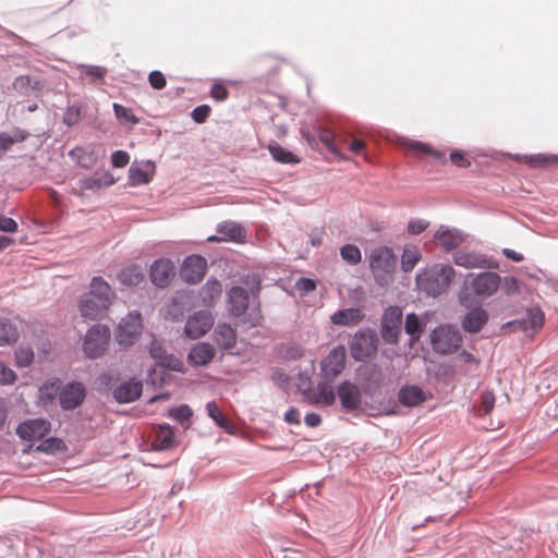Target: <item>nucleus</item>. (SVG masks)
Wrapping results in <instances>:
<instances>
[{"label":"nucleus","mask_w":558,"mask_h":558,"mask_svg":"<svg viewBox=\"0 0 558 558\" xmlns=\"http://www.w3.org/2000/svg\"><path fill=\"white\" fill-rule=\"evenodd\" d=\"M461 306L469 308L461 319V326L465 332L477 333L488 322V312L481 305H475V299L468 287L462 288L458 293Z\"/></svg>","instance_id":"20e7f679"},{"label":"nucleus","mask_w":558,"mask_h":558,"mask_svg":"<svg viewBox=\"0 0 558 558\" xmlns=\"http://www.w3.org/2000/svg\"><path fill=\"white\" fill-rule=\"evenodd\" d=\"M545 315L544 312L538 307L534 306L526 312V323L532 329H538L544 325ZM525 324V320H523Z\"/></svg>","instance_id":"8fccbe9b"},{"label":"nucleus","mask_w":558,"mask_h":558,"mask_svg":"<svg viewBox=\"0 0 558 558\" xmlns=\"http://www.w3.org/2000/svg\"><path fill=\"white\" fill-rule=\"evenodd\" d=\"M425 324L421 317L414 312L408 313L404 322V331L409 336H417L423 333Z\"/></svg>","instance_id":"a18cd8bd"},{"label":"nucleus","mask_w":558,"mask_h":558,"mask_svg":"<svg viewBox=\"0 0 558 558\" xmlns=\"http://www.w3.org/2000/svg\"><path fill=\"white\" fill-rule=\"evenodd\" d=\"M295 287L298 290L308 293L316 289V281L311 278L302 277L296 281Z\"/></svg>","instance_id":"774afa93"},{"label":"nucleus","mask_w":558,"mask_h":558,"mask_svg":"<svg viewBox=\"0 0 558 558\" xmlns=\"http://www.w3.org/2000/svg\"><path fill=\"white\" fill-rule=\"evenodd\" d=\"M16 374L13 369L4 364H0V384L11 385L15 381Z\"/></svg>","instance_id":"e2e57ef3"},{"label":"nucleus","mask_w":558,"mask_h":558,"mask_svg":"<svg viewBox=\"0 0 558 558\" xmlns=\"http://www.w3.org/2000/svg\"><path fill=\"white\" fill-rule=\"evenodd\" d=\"M65 449V444L61 438L58 437H47L45 438L37 447V452H43L47 454H54L59 451Z\"/></svg>","instance_id":"c03bdc74"},{"label":"nucleus","mask_w":558,"mask_h":558,"mask_svg":"<svg viewBox=\"0 0 558 558\" xmlns=\"http://www.w3.org/2000/svg\"><path fill=\"white\" fill-rule=\"evenodd\" d=\"M453 263L457 266L465 269L481 268V269H495L498 268V263L493 258L476 252L457 251L453 254Z\"/></svg>","instance_id":"dca6fc26"},{"label":"nucleus","mask_w":558,"mask_h":558,"mask_svg":"<svg viewBox=\"0 0 558 558\" xmlns=\"http://www.w3.org/2000/svg\"><path fill=\"white\" fill-rule=\"evenodd\" d=\"M29 135V132L20 128H13L10 132L0 131V159L14 144L23 143Z\"/></svg>","instance_id":"7c9ffc66"},{"label":"nucleus","mask_w":558,"mask_h":558,"mask_svg":"<svg viewBox=\"0 0 558 558\" xmlns=\"http://www.w3.org/2000/svg\"><path fill=\"white\" fill-rule=\"evenodd\" d=\"M213 315L208 311H198L190 316L184 325V332L190 339L203 337L213 327Z\"/></svg>","instance_id":"6ab92c4d"},{"label":"nucleus","mask_w":558,"mask_h":558,"mask_svg":"<svg viewBox=\"0 0 558 558\" xmlns=\"http://www.w3.org/2000/svg\"><path fill=\"white\" fill-rule=\"evenodd\" d=\"M69 155L80 167L84 169L93 168L98 160V156L94 149L80 146L71 149Z\"/></svg>","instance_id":"c9c22d12"},{"label":"nucleus","mask_w":558,"mask_h":558,"mask_svg":"<svg viewBox=\"0 0 558 558\" xmlns=\"http://www.w3.org/2000/svg\"><path fill=\"white\" fill-rule=\"evenodd\" d=\"M337 396L340 399L342 409L348 413L357 410L361 405V390L349 380H343L338 385Z\"/></svg>","instance_id":"412c9836"},{"label":"nucleus","mask_w":558,"mask_h":558,"mask_svg":"<svg viewBox=\"0 0 558 558\" xmlns=\"http://www.w3.org/2000/svg\"><path fill=\"white\" fill-rule=\"evenodd\" d=\"M429 226V221L425 219H410L407 226V231L411 235H418L424 232Z\"/></svg>","instance_id":"4d7b16f0"},{"label":"nucleus","mask_w":558,"mask_h":558,"mask_svg":"<svg viewBox=\"0 0 558 558\" xmlns=\"http://www.w3.org/2000/svg\"><path fill=\"white\" fill-rule=\"evenodd\" d=\"M422 256L415 246L405 247L401 255V269L404 272H410L414 269L416 264L421 260Z\"/></svg>","instance_id":"37998d69"},{"label":"nucleus","mask_w":558,"mask_h":558,"mask_svg":"<svg viewBox=\"0 0 558 558\" xmlns=\"http://www.w3.org/2000/svg\"><path fill=\"white\" fill-rule=\"evenodd\" d=\"M318 138L332 155H340V150L338 146L335 144L336 135L331 130L326 128H319Z\"/></svg>","instance_id":"de8ad7c7"},{"label":"nucleus","mask_w":558,"mask_h":558,"mask_svg":"<svg viewBox=\"0 0 558 558\" xmlns=\"http://www.w3.org/2000/svg\"><path fill=\"white\" fill-rule=\"evenodd\" d=\"M378 335L372 328L357 330L349 341L351 357L356 362H365L374 357L378 351Z\"/></svg>","instance_id":"423d86ee"},{"label":"nucleus","mask_w":558,"mask_h":558,"mask_svg":"<svg viewBox=\"0 0 558 558\" xmlns=\"http://www.w3.org/2000/svg\"><path fill=\"white\" fill-rule=\"evenodd\" d=\"M15 432L22 440H39L51 432V423L41 417L31 418L20 423Z\"/></svg>","instance_id":"2eb2a0df"},{"label":"nucleus","mask_w":558,"mask_h":558,"mask_svg":"<svg viewBox=\"0 0 558 558\" xmlns=\"http://www.w3.org/2000/svg\"><path fill=\"white\" fill-rule=\"evenodd\" d=\"M85 74L96 81H102L107 72L106 68L98 65H85Z\"/></svg>","instance_id":"69168bd1"},{"label":"nucleus","mask_w":558,"mask_h":558,"mask_svg":"<svg viewBox=\"0 0 558 558\" xmlns=\"http://www.w3.org/2000/svg\"><path fill=\"white\" fill-rule=\"evenodd\" d=\"M62 385L59 379H48L39 387V398L44 403H52L54 399L60 398Z\"/></svg>","instance_id":"e433bc0d"},{"label":"nucleus","mask_w":558,"mask_h":558,"mask_svg":"<svg viewBox=\"0 0 558 558\" xmlns=\"http://www.w3.org/2000/svg\"><path fill=\"white\" fill-rule=\"evenodd\" d=\"M450 161L459 168L466 169L471 167V160L466 158L465 154L460 149H454L450 153Z\"/></svg>","instance_id":"bf43d9fd"},{"label":"nucleus","mask_w":558,"mask_h":558,"mask_svg":"<svg viewBox=\"0 0 558 558\" xmlns=\"http://www.w3.org/2000/svg\"><path fill=\"white\" fill-rule=\"evenodd\" d=\"M222 292V287L216 278H209L199 290V296L206 306H213L216 300L219 299Z\"/></svg>","instance_id":"f704fd0d"},{"label":"nucleus","mask_w":558,"mask_h":558,"mask_svg":"<svg viewBox=\"0 0 558 558\" xmlns=\"http://www.w3.org/2000/svg\"><path fill=\"white\" fill-rule=\"evenodd\" d=\"M81 187L87 191H99L116 183L114 177L109 171L94 172L90 177L80 181Z\"/></svg>","instance_id":"c756f323"},{"label":"nucleus","mask_w":558,"mask_h":558,"mask_svg":"<svg viewBox=\"0 0 558 558\" xmlns=\"http://www.w3.org/2000/svg\"><path fill=\"white\" fill-rule=\"evenodd\" d=\"M345 366V349L343 345H337L322 361L320 367L326 380H333L339 376Z\"/></svg>","instance_id":"a211bd4d"},{"label":"nucleus","mask_w":558,"mask_h":558,"mask_svg":"<svg viewBox=\"0 0 558 558\" xmlns=\"http://www.w3.org/2000/svg\"><path fill=\"white\" fill-rule=\"evenodd\" d=\"M113 112L116 118L122 123L135 125L138 123V118L133 113L132 109L124 107L120 104H113Z\"/></svg>","instance_id":"09e8293b"},{"label":"nucleus","mask_w":558,"mask_h":558,"mask_svg":"<svg viewBox=\"0 0 558 558\" xmlns=\"http://www.w3.org/2000/svg\"><path fill=\"white\" fill-rule=\"evenodd\" d=\"M206 412L207 415L216 423L217 426L225 429L226 432L231 433L232 424L222 414L221 410L219 409L215 401H209L206 403Z\"/></svg>","instance_id":"ea45409f"},{"label":"nucleus","mask_w":558,"mask_h":558,"mask_svg":"<svg viewBox=\"0 0 558 558\" xmlns=\"http://www.w3.org/2000/svg\"><path fill=\"white\" fill-rule=\"evenodd\" d=\"M429 338L434 352L441 355L456 352L462 344L461 333L449 325L437 326L430 331Z\"/></svg>","instance_id":"0eeeda50"},{"label":"nucleus","mask_w":558,"mask_h":558,"mask_svg":"<svg viewBox=\"0 0 558 558\" xmlns=\"http://www.w3.org/2000/svg\"><path fill=\"white\" fill-rule=\"evenodd\" d=\"M86 399V387L83 383L71 380L62 385L59 405L63 411H73L81 407Z\"/></svg>","instance_id":"ddd939ff"},{"label":"nucleus","mask_w":558,"mask_h":558,"mask_svg":"<svg viewBox=\"0 0 558 558\" xmlns=\"http://www.w3.org/2000/svg\"><path fill=\"white\" fill-rule=\"evenodd\" d=\"M129 181L131 185L147 184L150 181L148 173L138 167H131L129 169Z\"/></svg>","instance_id":"603ef678"},{"label":"nucleus","mask_w":558,"mask_h":558,"mask_svg":"<svg viewBox=\"0 0 558 558\" xmlns=\"http://www.w3.org/2000/svg\"><path fill=\"white\" fill-rule=\"evenodd\" d=\"M17 222L10 217L0 214V231L7 233H14L17 231Z\"/></svg>","instance_id":"0e129e2a"},{"label":"nucleus","mask_w":558,"mask_h":558,"mask_svg":"<svg viewBox=\"0 0 558 558\" xmlns=\"http://www.w3.org/2000/svg\"><path fill=\"white\" fill-rule=\"evenodd\" d=\"M148 83L154 89L160 90L166 87L167 80L162 72L154 70L148 74Z\"/></svg>","instance_id":"13d9d810"},{"label":"nucleus","mask_w":558,"mask_h":558,"mask_svg":"<svg viewBox=\"0 0 558 558\" xmlns=\"http://www.w3.org/2000/svg\"><path fill=\"white\" fill-rule=\"evenodd\" d=\"M142 328L141 313L138 311L130 312L125 317L121 318L116 328V341L122 347H130L140 338Z\"/></svg>","instance_id":"9d476101"},{"label":"nucleus","mask_w":558,"mask_h":558,"mask_svg":"<svg viewBox=\"0 0 558 558\" xmlns=\"http://www.w3.org/2000/svg\"><path fill=\"white\" fill-rule=\"evenodd\" d=\"M466 278H471L470 287H466L472 295L481 299L494 295L501 284V277L495 271L485 270L477 275L469 274Z\"/></svg>","instance_id":"f8f14e48"},{"label":"nucleus","mask_w":558,"mask_h":558,"mask_svg":"<svg viewBox=\"0 0 558 558\" xmlns=\"http://www.w3.org/2000/svg\"><path fill=\"white\" fill-rule=\"evenodd\" d=\"M523 160L532 167L545 168L550 165H558V155L556 154H533L524 155Z\"/></svg>","instance_id":"a19ab883"},{"label":"nucleus","mask_w":558,"mask_h":558,"mask_svg":"<svg viewBox=\"0 0 558 558\" xmlns=\"http://www.w3.org/2000/svg\"><path fill=\"white\" fill-rule=\"evenodd\" d=\"M213 339L220 349L231 350L236 343V333L230 324L219 323L214 328Z\"/></svg>","instance_id":"bb28decb"},{"label":"nucleus","mask_w":558,"mask_h":558,"mask_svg":"<svg viewBox=\"0 0 558 558\" xmlns=\"http://www.w3.org/2000/svg\"><path fill=\"white\" fill-rule=\"evenodd\" d=\"M210 111L211 109L208 105H199L192 110L191 117L196 123H204L209 117Z\"/></svg>","instance_id":"052dcab7"},{"label":"nucleus","mask_w":558,"mask_h":558,"mask_svg":"<svg viewBox=\"0 0 558 558\" xmlns=\"http://www.w3.org/2000/svg\"><path fill=\"white\" fill-rule=\"evenodd\" d=\"M364 318V314L359 307H348L338 310L330 316L331 324L336 326H355L360 324Z\"/></svg>","instance_id":"cd10ccee"},{"label":"nucleus","mask_w":558,"mask_h":558,"mask_svg":"<svg viewBox=\"0 0 558 558\" xmlns=\"http://www.w3.org/2000/svg\"><path fill=\"white\" fill-rule=\"evenodd\" d=\"M130 161V156L124 150H116L111 154V163L114 168H123Z\"/></svg>","instance_id":"680f3d73"},{"label":"nucleus","mask_w":558,"mask_h":558,"mask_svg":"<svg viewBox=\"0 0 558 558\" xmlns=\"http://www.w3.org/2000/svg\"><path fill=\"white\" fill-rule=\"evenodd\" d=\"M400 144L416 153L418 156H433L435 159L439 160L441 163H446L447 159L445 157V153L434 149L430 145L415 141L410 138H401Z\"/></svg>","instance_id":"473e14b6"},{"label":"nucleus","mask_w":558,"mask_h":558,"mask_svg":"<svg viewBox=\"0 0 558 558\" xmlns=\"http://www.w3.org/2000/svg\"><path fill=\"white\" fill-rule=\"evenodd\" d=\"M15 364L20 368L29 366L34 361V351L32 348H20L14 353Z\"/></svg>","instance_id":"3c124183"},{"label":"nucleus","mask_w":558,"mask_h":558,"mask_svg":"<svg viewBox=\"0 0 558 558\" xmlns=\"http://www.w3.org/2000/svg\"><path fill=\"white\" fill-rule=\"evenodd\" d=\"M226 307L238 327L250 329L257 327L262 319L259 303L250 302L248 291L241 286H233L227 292Z\"/></svg>","instance_id":"f257e3e1"},{"label":"nucleus","mask_w":558,"mask_h":558,"mask_svg":"<svg viewBox=\"0 0 558 558\" xmlns=\"http://www.w3.org/2000/svg\"><path fill=\"white\" fill-rule=\"evenodd\" d=\"M82 117L83 104L81 101H74L73 104L68 105L63 113L62 122L66 126L72 128L81 121Z\"/></svg>","instance_id":"79ce46f5"},{"label":"nucleus","mask_w":558,"mask_h":558,"mask_svg":"<svg viewBox=\"0 0 558 558\" xmlns=\"http://www.w3.org/2000/svg\"><path fill=\"white\" fill-rule=\"evenodd\" d=\"M206 271V258L197 254H192L183 259L180 268V277L186 283L196 284L203 280Z\"/></svg>","instance_id":"4468645a"},{"label":"nucleus","mask_w":558,"mask_h":558,"mask_svg":"<svg viewBox=\"0 0 558 558\" xmlns=\"http://www.w3.org/2000/svg\"><path fill=\"white\" fill-rule=\"evenodd\" d=\"M396 263L397 257L388 246H379L371 252L369 267L378 286L386 287L389 283Z\"/></svg>","instance_id":"39448f33"},{"label":"nucleus","mask_w":558,"mask_h":558,"mask_svg":"<svg viewBox=\"0 0 558 558\" xmlns=\"http://www.w3.org/2000/svg\"><path fill=\"white\" fill-rule=\"evenodd\" d=\"M268 150L277 162L284 165L298 163L300 159L291 150L282 147L281 145L274 143L268 145Z\"/></svg>","instance_id":"4c0bfd02"},{"label":"nucleus","mask_w":558,"mask_h":558,"mask_svg":"<svg viewBox=\"0 0 558 558\" xmlns=\"http://www.w3.org/2000/svg\"><path fill=\"white\" fill-rule=\"evenodd\" d=\"M217 232L222 241L243 242L246 238L245 228L234 221H223L217 226Z\"/></svg>","instance_id":"2f4dec72"},{"label":"nucleus","mask_w":558,"mask_h":558,"mask_svg":"<svg viewBox=\"0 0 558 558\" xmlns=\"http://www.w3.org/2000/svg\"><path fill=\"white\" fill-rule=\"evenodd\" d=\"M434 239L445 252H452L464 241V235L456 228L441 225L435 232Z\"/></svg>","instance_id":"5701e85b"},{"label":"nucleus","mask_w":558,"mask_h":558,"mask_svg":"<svg viewBox=\"0 0 558 558\" xmlns=\"http://www.w3.org/2000/svg\"><path fill=\"white\" fill-rule=\"evenodd\" d=\"M116 294L111 287L101 277H94L89 284V291L85 293L78 303L82 316L89 319H98L106 315Z\"/></svg>","instance_id":"f03ea898"},{"label":"nucleus","mask_w":558,"mask_h":558,"mask_svg":"<svg viewBox=\"0 0 558 558\" xmlns=\"http://www.w3.org/2000/svg\"><path fill=\"white\" fill-rule=\"evenodd\" d=\"M355 377L362 391L367 396L380 392L385 383V374L377 363H363L355 369Z\"/></svg>","instance_id":"1a4fd4ad"},{"label":"nucleus","mask_w":558,"mask_h":558,"mask_svg":"<svg viewBox=\"0 0 558 558\" xmlns=\"http://www.w3.org/2000/svg\"><path fill=\"white\" fill-rule=\"evenodd\" d=\"M317 401L326 407H330L336 401V393L331 387L318 386Z\"/></svg>","instance_id":"5fc2aeb1"},{"label":"nucleus","mask_w":558,"mask_h":558,"mask_svg":"<svg viewBox=\"0 0 558 558\" xmlns=\"http://www.w3.org/2000/svg\"><path fill=\"white\" fill-rule=\"evenodd\" d=\"M216 351L208 342H197L187 354V361L193 366H206L215 357Z\"/></svg>","instance_id":"393cba45"},{"label":"nucleus","mask_w":558,"mask_h":558,"mask_svg":"<svg viewBox=\"0 0 558 558\" xmlns=\"http://www.w3.org/2000/svg\"><path fill=\"white\" fill-rule=\"evenodd\" d=\"M19 338V330L14 323L0 318V345L15 342Z\"/></svg>","instance_id":"58836bf2"},{"label":"nucleus","mask_w":558,"mask_h":558,"mask_svg":"<svg viewBox=\"0 0 558 558\" xmlns=\"http://www.w3.org/2000/svg\"><path fill=\"white\" fill-rule=\"evenodd\" d=\"M402 308L398 305L386 307L380 317V337L386 344H397L402 331Z\"/></svg>","instance_id":"6e6552de"},{"label":"nucleus","mask_w":558,"mask_h":558,"mask_svg":"<svg viewBox=\"0 0 558 558\" xmlns=\"http://www.w3.org/2000/svg\"><path fill=\"white\" fill-rule=\"evenodd\" d=\"M500 287L507 295H513L520 292V282L513 276L505 277L504 280H501Z\"/></svg>","instance_id":"6e6d98bb"},{"label":"nucleus","mask_w":558,"mask_h":558,"mask_svg":"<svg viewBox=\"0 0 558 558\" xmlns=\"http://www.w3.org/2000/svg\"><path fill=\"white\" fill-rule=\"evenodd\" d=\"M340 256L350 265H357L362 259L360 248L354 244H344L340 247Z\"/></svg>","instance_id":"49530a36"},{"label":"nucleus","mask_w":558,"mask_h":558,"mask_svg":"<svg viewBox=\"0 0 558 558\" xmlns=\"http://www.w3.org/2000/svg\"><path fill=\"white\" fill-rule=\"evenodd\" d=\"M454 276L456 271L452 266L435 264L429 268L418 271L415 276V281L423 293L436 298L449 289Z\"/></svg>","instance_id":"7ed1b4c3"},{"label":"nucleus","mask_w":558,"mask_h":558,"mask_svg":"<svg viewBox=\"0 0 558 558\" xmlns=\"http://www.w3.org/2000/svg\"><path fill=\"white\" fill-rule=\"evenodd\" d=\"M168 414L175 421L183 422L189 420L193 415V411L187 404H181L178 407L170 408L168 410Z\"/></svg>","instance_id":"864d4df0"},{"label":"nucleus","mask_w":558,"mask_h":558,"mask_svg":"<svg viewBox=\"0 0 558 558\" xmlns=\"http://www.w3.org/2000/svg\"><path fill=\"white\" fill-rule=\"evenodd\" d=\"M425 391L416 385H404L398 391L399 402L407 408H414L426 401Z\"/></svg>","instance_id":"a878e982"},{"label":"nucleus","mask_w":558,"mask_h":558,"mask_svg":"<svg viewBox=\"0 0 558 558\" xmlns=\"http://www.w3.org/2000/svg\"><path fill=\"white\" fill-rule=\"evenodd\" d=\"M175 433L168 424H160L153 440L156 450H168L174 446Z\"/></svg>","instance_id":"72a5a7b5"},{"label":"nucleus","mask_w":558,"mask_h":558,"mask_svg":"<svg viewBox=\"0 0 558 558\" xmlns=\"http://www.w3.org/2000/svg\"><path fill=\"white\" fill-rule=\"evenodd\" d=\"M117 279L122 287L133 288L138 287L144 281L145 274L140 265L132 264L120 269Z\"/></svg>","instance_id":"c85d7f7f"},{"label":"nucleus","mask_w":558,"mask_h":558,"mask_svg":"<svg viewBox=\"0 0 558 558\" xmlns=\"http://www.w3.org/2000/svg\"><path fill=\"white\" fill-rule=\"evenodd\" d=\"M174 276V264L168 258L156 259L149 269L151 282L158 288L169 286Z\"/></svg>","instance_id":"4be33fe9"},{"label":"nucleus","mask_w":558,"mask_h":558,"mask_svg":"<svg viewBox=\"0 0 558 558\" xmlns=\"http://www.w3.org/2000/svg\"><path fill=\"white\" fill-rule=\"evenodd\" d=\"M12 86L14 90L25 97H38L43 90V83L36 76L19 75L14 78Z\"/></svg>","instance_id":"b1692460"},{"label":"nucleus","mask_w":558,"mask_h":558,"mask_svg":"<svg viewBox=\"0 0 558 558\" xmlns=\"http://www.w3.org/2000/svg\"><path fill=\"white\" fill-rule=\"evenodd\" d=\"M110 339V329L106 325L92 326L84 338L83 351L89 359L99 357L107 349Z\"/></svg>","instance_id":"9b49d317"},{"label":"nucleus","mask_w":558,"mask_h":558,"mask_svg":"<svg viewBox=\"0 0 558 558\" xmlns=\"http://www.w3.org/2000/svg\"><path fill=\"white\" fill-rule=\"evenodd\" d=\"M149 355L155 361L156 365L167 371H173L181 374H185L186 372L184 362L173 354L167 353V351L155 340L151 341L149 345Z\"/></svg>","instance_id":"f3484780"},{"label":"nucleus","mask_w":558,"mask_h":558,"mask_svg":"<svg viewBox=\"0 0 558 558\" xmlns=\"http://www.w3.org/2000/svg\"><path fill=\"white\" fill-rule=\"evenodd\" d=\"M210 96L217 101H223L228 98L229 92L222 84H214L210 90Z\"/></svg>","instance_id":"338daca9"},{"label":"nucleus","mask_w":558,"mask_h":558,"mask_svg":"<svg viewBox=\"0 0 558 558\" xmlns=\"http://www.w3.org/2000/svg\"><path fill=\"white\" fill-rule=\"evenodd\" d=\"M143 392V383L134 377L122 381L112 390V398L120 404L136 401Z\"/></svg>","instance_id":"aec40b11"}]
</instances>
